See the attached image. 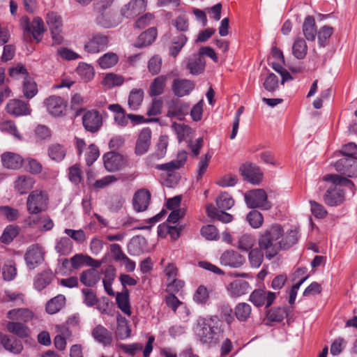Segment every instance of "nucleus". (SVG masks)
Here are the masks:
<instances>
[{
    "label": "nucleus",
    "instance_id": "60",
    "mask_svg": "<svg viewBox=\"0 0 357 357\" xmlns=\"http://www.w3.org/2000/svg\"><path fill=\"white\" fill-rule=\"evenodd\" d=\"M18 233L19 229L17 227L9 225L4 229L1 236V241L4 243H9L17 236Z\"/></svg>",
    "mask_w": 357,
    "mask_h": 357
},
{
    "label": "nucleus",
    "instance_id": "63",
    "mask_svg": "<svg viewBox=\"0 0 357 357\" xmlns=\"http://www.w3.org/2000/svg\"><path fill=\"white\" fill-rule=\"evenodd\" d=\"M263 216L256 210L250 211L247 215V220L253 228H259L263 223Z\"/></svg>",
    "mask_w": 357,
    "mask_h": 357
},
{
    "label": "nucleus",
    "instance_id": "37",
    "mask_svg": "<svg viewBox=\"0 0 357 357\" xmlns=\"http://www.w3.org/2000/svg\"><path fill=\"white\" fill-rule=\"evenodd\" d=\"M100 280L98 271L95 268H90L80 274L81 282L86 287L94 286Z\"/></svg>",
    "mask_w": 357,
    "mask_h": 357
},
{
    "label": "nucleus",
    "instance_id": "13",
    "mask_svg": "<svg viewBox=\"0 0 357 357\" xmlns=\"http://www.w3.org/2000/svg\"><path fill=\"white\" fill-rule=\"evenodd\" d=\"M275 298V293L260 289H255L250 296V301L257 307L266 305L268 307L271 305Z\"/></svg>",
    "mask_w": 357,
    "mask_h": 357
},
{
    "label": "nucleus",
    "instance_id": "35",
    "mask_svg": "<svg viewBox=\"0 0 357 357\" xmlns=\"http://www.w3.org/2000/svg\"><path fill=\"white\" fill-rule=\"evenodd\" d=\"M53 273L50 270H45L36 275L34 278V287L38 291H42L53 279Z\"/></svg>",
    "mask_w": 357,
    "mask_h": 357
},
{
    "label": "nucleus",
    "instance_id": "51",
    "mask_svg": "<svg viewBox=\"0 0 357 357\" xmlns=\"http://www.w3.org/2000/svg\"><path fill=\"white\" fill-rule=\"evenodd\" d=\"M130 333L131 330L126 319L125 318L118 319V324L116 331V336L121 340H124L130 336Z\"/></svg>",
    "mask_w": 357,
    "mask_h": 357
},
{
    "label": "nucleus",
    "instance_id": "24",
    "mask_svg": "<svg viewBox=\"0 0 357 357\" xmlns=\"http://www.w3.org/2000/svg\"><path fill=\"white\" fill-rule=\"evenodd\" d=\"M227 289L231 297L237 298L248 292L250 284L245 280H235L227 285Z\"/></svg>",
    "mask_w": 357,
    "mask_h": 357
},
{
    "label": "nucleus",
    "instance_id": "10",
    "mask_svg": "<svg viewBox=\"0 0 357 357\" xmlns=\"http://www.w3.org/2000/svg\"><path fill=\"white\" fill-rule=\"evenodd\" d=\"M334 167L347 177L357 176V162L354 158H342L334 164Z\"/></svg>",
    "mask_w": 357,
    "mask_h": 357
},
{
    "label": "nucleus",
    "instance_id": "38",
    "mask_svg": "<svg viewBox=\"0 0 357 357\" xmlns=\"http://www.w3.org/2000/svg\"><path fill=\"white\" fill-rule=\"evenodd\" d=\"M65 303L66 297L62 294H59L47 303L46 311L50 314H55L64 306Z\"/></svg>",
    "mask_w": 357,
    "mask_h": 357
},
{
    "label": "nucleus",
    "instance_id": "16",
    "mask_svg": "<svg viewBox=\"0 0 357 357\" xmlns=\"http://www.w3.org/2000/svg\"><path fill=\"white\" fill-rule=\"evenodd\" d=\"M241 175L252 184H259L263 174L259 168L252 163H246L240 167Z\"/></svg>",
    "mask_w": 357,
    "mask_h": 357
},
{
    "label": "nucleus",
    "instance_id": "50",
    "mask_svg": "<svg viewBox=\"0 0 357 357\" xmlns=\"http://www.w3.org/2000/svg\"><path fill=\"white\" fill-rule=\"evenodd\" d=\"M73 249V243L68 237L61 238L56 243L55 250L60 255H68L71 252Z\"/></svg>",
    "mask_w": 357,
    "mask_h": 357
},
{
    "label": "nucleus",
    "instance_id": "46",
    "mask_svg": "<svg viewBox=\"0 0 357 357\" xmlns=\"http://www.w3.org/2000/svg\"><path fill=\"white\" fill-rule=\"evenodd\" d=\"M263 250L261 248H254L252 249L248 255V260L250 266L252 268H259L263 262L264 260V253Z\"/></svg>",
    "mask_w": 357,
    "mask_h": 357
},
{
    "label": "nucleus",
    "instance_id": "49",
    "mask_svg": "<svg viewBox=\"0 0 357 357\" xmlns=\"http://www.w3.org/2000/svg\"><path fill=\"white\" fill-rule=\"evenodd\" d=\"M46 22L50 31L62 30V19L57 13H49L47 15Z\"/></svg>",
    "mask_w": 357,
    "mask_h": 357
},
{
    "label": "nucleus",
    "instance_id": "1",
    "mask_svg": "<svg viewBox=\"0 0 357 357\" xmlns=\"http://www.w3.org/2000/svg\"><path fill=\"white\" fill-rule=\"evenodd\" d=\"M298 241L296 230H290L284 234L281 225L274 224L268 227L259 236L258 244L265 252L266 257L271 259L275 257L280 250H287Z\"/></svg>",
    "mask_w": 357,
    "mask_h": 357
},
{
    "label": "nucleus",
    "instance_id": "29",
    "mask_svg": "<svg viewBox=\"0 0 357 357\" xmlns=\"http://www.w3.org/2000/svg\"><path fill=\"white\" fill-rule=\"evenodd\" d=\"M33 317V312L26 308L13 309L7 312V318L13 321L28 322Z\"/></svg>",
    "mask_w": 357,
    "mask_h": 357
},
{
    "label": "nucleus",
    "instance_id": "14",
    "mask_svg": "<svg viewBox=\"0 0 357 357\" xmlns=\"http://www.w3.org/2000/svg\"><path fill=\"white\" fill-rule=\"evenodd\" d=\"M189 110L190 105L188 103L178 99L172 100L168 105L167 116L182 120L188 114Z\"/></svg>",
    "mask_w": 357,
    "mask_h": 357
},
{
    "label": "nucleus",
    "instance_id": "57",
    "mask_svg": "<svg viewBox=\"0 0 357 357\" xmlns=\"http://www.w3.org/2000/svg\"><path fill=\"white\" fill-rule=\"evenodd\" d=\"M0 214L10 222L15 221L20 217L19 211L9 206H0Z\"/></svg>",
    "mask_w": 357,
    "mask_h": 357
},
{
    "label": "nucleus",
    "instance_id": "56",
    "mask_svg": "<svg viewBox=\"0 0 357 357\" xmlns=\"http://www.w3.org/2000/svg\"><path fill=\"white\" fill-rule=\"evenodd\" d=\"M255 241V238L252 235L244 234L239 237L237 247L238 249L247 252L252 248Z\"/></svg>",
    "mask_w": 357,
    "mask_h": 357
},
{
    "label": "nucleus",
    "instance_id": "20",
    "mask_svg": "<svg viewBox=\"0 0 357 357\" xmlns=\"http://www.w3.org/2000/svg\"><path fill=\"white\" fill-rule=\"evenodd\" d=\"M6 111L8 114L15 116L28 115L31 113L28 104L17 99H12L8 101L6 105Z\"/></svg>",
    "mask_w": 357,
    "mask_h": 357
},
{
    "label": "nucleus",
    "instance_id": "64",
    "mask_svg": "<svg viewBox=\"0 0 357 357\" xmlns=\"http://www.w3.org/2000/svg\"><path fill=\"white\" fill-rule=\"evenodd\" d=\"M162 59L158 55L152 56L149 61L148 68L152 75H157L160 72Z\"/></svg>",
    "mask_w": 357,
    "mask_h": 357
},
{
    "label": "nucleus",
    "instance_id": "22",
    "mask_svg": "<svg viewBox=\"0 0 357 357\" xmlns=\"http://www.w3.org/2000/svg\"><path fill=\"white\" fill-rule=\"evenodd\" d=\"M188 41V37L183 33L172 34L169 45V54L173 57H176Z\"/></svg>",
    "mask_w": 357,
    "mask_h": 357
},
{
    "label": "nucleus",
    "instance_id": "42",
    "mask_svg": "<svg viewBox=\"0 0 357 357\" xmlns=\"http://www.w3.org/2000/svg\"><path fill=\"white\" fill-rule=\"evenodd\" d=\"M45 31L43 21L40 17H35L31 24L30 31L33 38L38 43L40 41V36Z\"/></svg>",
    "mask_w": 357,
    "mask_h": 357
},
{
    "label": "nucleus",
    "instance_id": "48",
    "mask_svg": "<svg viewBox=\"0 0 357 357\" xmlns=\"http://www.w3.org/2000/svg\"><path fill=\"white\" fill-rule=\"evenodd\" d=\"M251 306L246 303H238L235 307V314L240 321H245L250 317Z\"/></svg>",
    "mask_w": 357,
    "mask_h": 357
},
{
    "label": "nucleus",
    "instance_id": "3",
    "mask_svg": "<svg viewBox=\"0 0 357 357\" xmlns=\"http://www.w3.org/2000/svg\"><path fill=\"white\" fill-rule=\"evenodd\" d=\"M196 332L199 340L204 344H217L223 337L221 321L216 316L199 318Z\"/></svg>",
    "mask_w": 357,
    "mask_h": 357
},
{
    "label": "nucleus",
    "instance_id": "30",
    "mask_svg": "<svg viewBox=\"0 0 357 357\" xmlns=\"http://www.w3.org/2000/svg\"><path fill=\"white\" fill-rule=\"evenodd\" d=\"M205 60L202 55L194 54L189 59L187 64V68L192 75H199L202 73L205 68Z\"/></svg>",
    "mask_w": 357,
    "mask_h": 357
},
{
    "label": "nucleus",
    "instance_id": "32",
    "mask_svg": "<svg viewBox=\"0 0 357 357\" xmlns=\"http://www.w3.org/2000/svg\"><path fill=\"white\" fill-rule=\"evenodd\" d=\"M157 37V29L151 27L146 31L142 33L137 38L135 46L137 47H144L152 44Z\"/></svg>",
    "mask_w": 357,
    "mask_h": 357
},
{
    "label": "nucleus",
    "instance_id": "45",
    "mask_svg": "<svg viewBox=\"0 0 357 357\" xmlns=\"http://www.w3.org/2000/svg\"><path fill=\"white\" fill-rule=\"evenodd\" d=\"M17 275L15 263L13 260H7L2 268V276L5 280L11 281Z\"/></svg>",
    "mask_w": 357,
    "mask_h": 357
},
{
    "label": "nucleus",
    "instance_id": "7",
    "mask_svg": "<svg viewBox=\"0 0 357 357\" xmlns=\"http://www.w3.org/2000/svg\"><path fill=\"white\" fill-rule=\"evenodd\" d=\"M45 251L38 244H33L27 249L24 259L27 266L33 269L44 261Z\"/></svg>",
    "mask_w": 357,
    "mask_h": 357
},
{
    "label": "nucleus",
    "instance_id": "15",
    "mask_svg": "<svg viewBox=\"0 0 357 357\" xmlns=\"http://www.w3.org/2000/svg\"><path fill=\"white\" fill-rule=\"evenodd\" d=\"M147 0H131L121 10V15L127 18H132L146 10Z\"/></svg>",
    "mask_w": 357,
    "mask_h": 357
},
{
    "label": "nucleus",
    "instance_id": "59",
    "mask_svg": "<svg viewBox=\"0 0 357 357\" xmlns=\"http://www.w3.org/2000/svg\"><path fill=\"white\" fill-rule=\"evenodd\" d=\"M263 86L268 92H274L279 88V79L277 75L271 73L266 77Z\"/></svg>",
    "mask_w": 357,
    "mask_h": 357
},
{
    "label": "nucleus",
    "instance_id": "55",
    "mask_svg": "<svg viewBox=\"0 0 357 357\" xmlns=\"http://www.w3.org/2000/svg\"><path fill=\"white\" fill-rule=\"evenodd\" d=\"M77 71L81 78L86 82L91 81L94 77L93 68L86 63L79 65L77 68Z\"/></svg>",
    "mask_w": 357,
    "mask_h": 357
},
{
    "label": "nucleus",
    "instance_id": "39",
    "mask_svg": "<svg viewBox=\"0 0 357 357\" xmlns=\"http://www.w3.org/2000/svg\"><path fill=\"white\" fill-rule=\"evenodd\" d=\"M167 77L160 75L155 77L151 84L149 88V95L151 96H157L162 94L164 91Z\"/></svg>",
    "mask_w": 357,
    "mask_h": 357
},
{
    "label": "nucleus",
    "instance_id": "12",
    "mask_svg": "<svg viewBox=\"0 0 357 357\" xmlns=\"http://www.w3.org/2000/svg\"><path fill=\"white\" fill-rule=\"evenodd\" d=\"M220 264L225 266L239 268L245 261V257L233 250H225L220 256Z\"/></svg>",
    "mask_w": 357,
    "mask_h": 357
},
{
    "label": "nucleus",
    "instance_id": "44",
    "mask_svg": "<svg viewBox=\"0 0 357 357\" xmlns=\"http://www.w3.org/2000/svg\"><path fill=\"white\" fill-rule=\"evenodd\" d=\"M333 33V28L325 25L317 31L318 42L321 47H326L329 43V39Z\"/></svg>",
    "mask_w": 357,
    "mask_h": 357
},
{
    "label": "nucleus",
    "instance_id": "43",
    "mask_svg": "<svg viewBox=\"0 0 357 357\" xmlns=\"http://www.w3.org/2000/svg\"><path fill=\"white\" fill-rule=\"evenodd\" d=\"M119 61V56L114 52H108L99 58L98 62L101 68L107 69L114 66Z\"/></svg>",
    "mask_w": 357,
    "mask_h": 357
},
{
    "label": "nucleus",
    "instance_id": "5",
    "mask_svg": "<svg viewBox=\"0 0 357 357\" xmlns=\"http://www.w3.org/2000/svg\"><path fill=\"white\" fill-rule=\"evenodd\" d=\"M244 197L247 206L250 208H260L268 210L271 207V203L267 199L266 192L263 189L248 191Z\"/></svg>",
    "mask_w": 357,
    "mask_h": 357
},
{
    "label": "nucleus",
    "instance_id": "27",
    "mask_svg": "<svg viewBox=\"0 0 357 357\" xmlns=\"http://www.w3.org/2000/svg\"><path fill=\"white\" fill-rule=\"evenodd\" d=\"M302 31L305 39L310 42L314 41L317 34L315 19L313 16H307L302 25Z\"/></svg>",
    "mask_w": 357,
    "mask_h": 357
},
{
    "label": "nucleus",
    "instance_id": "33",
    "mask_svg": "<svg viewBox=\"0 0 357 357\" xmlns=\"http://www.w3.org/2000/svg\"><path fill=\"white\" fill-rule=\"evenodd\" d=\"M144 96V91L141 89H133L130 91L128 99V105L130 110L137 111L139 109Z\"/></svg>",
    "mask_w": 357,
    "mask_h": 357
},
{
    "label": "nucleus",
    "instance_id": "61",
    "mask_svg": "<svg viewBox=\"0 0 357 357\" xmlns=\"http://www.w3.org/2000/svg\"><path fill=\"white\" fill-rule=\"evenodd\" d=\"M208 298L209 292L203 285H200L193 295V300L199 304H206Z\"/></svg>",
    "mask_w": 357,
    "mask_h": 357
},
{
    "label": "nucleus",
    "instance_id": "36",
    "mask_svg": "<svg viewBox=\"0 0 357 357\" xmlns=\"http://www.w3.org/2000/svg\"><path fill=\"white\" fill-rule=\"evenodd\" d=\"M116 301L119 308L126 314L130 316L131 314L130 305L129 302V291L127 288L122 290L121 292L117 293Z\"/></svg>",
    "mask_w": 357,
    "mask_h": 357
},
{
    "label": "nucleus",
    "instance_id": "52",
    "mask_svg": "<svg viewBox=\"0 0 357 357\" xmlns=\"http://www.w3.org/2000/svg\"><path fill=\"white\" fill-rule=\"evenodd\" d=\"M216 204L221 210H229L234 204L232 197L227 192L221 193L216 199Z\"/></svg>",
    "mask_w": 357,
    "mask_h": 357
},
{
    "label": "nucleus",
    "instance_id": "53",
    "mask_svg": "<svg viewBox=\"0 0 357 357\" xmlns=\"http://www.w3.org/2000/svg\"><path fill=\"white\" fill-rule=\"evenodd\" d=\"M172 128L177 135L178 142L185 139L192 132L191 128L184 123H174Z\"/></svg>",
    "mask_w": 357,
    "mask_h": 357
},
{
    "label": "nucleus",
    "instance_id": "62",
    "mask_svg": "<svg viewBox=\"0 0 357 357\" xmlns=\"http://www.w3.org/2000/svg\"><path fill=\"white\" fill-rule=\"evenodd\" d=\"M340 153L343 158H354L356 161L357 145L355 143L349 142L342 146Z\"/></svg>",
    "mask_w": 357,
    "mask_h": 357
},
{
    "label": "nucleus",
    "instance_id": "2",
    "mask_svg": "<svg viewBox=\"0 0 357 357\" xmlns=\"http://www.w3.org/2000/svg\"><path fill=\"white\" fill-rule=\"evenodd\" d=\"M322 179L324 181L331 183L323 196L324 203L329 206H337L344 202V192L341 188L342 186H349L351 189L354 188V184L351 180L338 174H326Z\"/></svg>",
    "mask_w": 357,
    "mask_h": 357
},
{
    "label": "nucleus",
    "instance_id": "17",
    "mask_svg": "<svg viewBox=\"0 0 357 357\" xmlns=\"http://www.w3.org/2000/svg\"><path fill=\"white\" fill-rule=\"evenodd\" d=\"M36 183L34 178L28 175H20L13 182L14 190L19 195L26 194Z\"/></svg>",
    "mask_w": 357,
    "mask_h": 357
},
{
    "label": "nucleus",
    "instance_id": "26",
    "mask_svg": "<svg viewBox=\"0 0 357 357\" xmlns=\"http://www.w3.org/2000/svg\"><path fill=\"white\" fill-rule=\"evenodd\" d=\"M1 345H2L5 349L13 354H20L23 349V345L20 340L14 337H10L0 333V346Z\"/></svg>",
    "mask_w": 357,
    "mask_h": 357
},
{
    "label": "nucleus",
    "instance_id": "8",
    "mask_svg": "<svg viewBox=\"0 0 357 357\" xmlns=\"http://www.w3.org/2000/svg\"><path fill=\"white\" fill-rule=\"evenodd\" d=\"M82 124L86 130L96 132L102 125V115L96 109L89 110L82 116Z\"/></svg>",
    "mask_w": 357,
    "mask_h": 357
},
{
    "label": "nucleus",
    "instance_id": "31",
    "mask_svg": "<svg viewBox=\"0 0 357 357\" xmlns=\"http://www.w3.org/2000/svg\"><path fill=\"white\" fill-rule=\"evenodd\" d=\"M187 159V153L183 151L178 154L177 158L169 162L156 165L155 169L167 172H172L182 167Z\"/></svg>",
    "mask_w": 357,
    "mask_h": 357
},
{
    "label": "nucleus",
    "instance_id": "6",
    "mask_svg": "<svg viewBox=\"0 0 357 357\" xmlns=\"http://www.w3.org/2000/svg\"><path fill=\"white\" fill-rule=\"evenodd\" d=\"M104 166L108 172H116L128 165V160L115 152H108L103 156Z\"/></svg>",
    "mask_w": 357,
    "mask_h": 357
},
{
    "label": "nucleus",
    "instance_id": "54",
    "mask_svg": "<svg viewBox=\"0 0 357 357\" xmlns=\"http://www.w3.org/2000/svg\"><path fill=\"white\" fill-rule=\"evenodd\" d=\"M68 178L76 185L81 183L83 181V175L79 165L75 164L68 169Z\"/></svg>",
    "mask_w": 357,
    "mask_h": 357
},
{
    "label": "nucleus",
    "instance_id": "18",
    "mask_svg": "<svg viewBox=\"0 0 357 357\" xmlns=\"http://www.w3.org/2000/svg\"><path fill=\"white\" fill-rule=\"evenodd\" d=\"M151 131L149 128L142 130L136 142L135 153L137 155L146 153L151 145Z\"/></svg>",
    "mask_w": 357,
    "mask_h": 357
},
{
    "label": "nucleus",
    "instance_id": "9",
    "mask_svg": "<svg viewBox=\"0 0 357 357\" xmlns=\"http://www.w3.org/2000/svg\"><path fill=\"white\" fill-rule=\"evenodd\" d=\"M44 105L48 112L54 116L63 115L66 109V102L60 96H52L46 98Z\"/></svg>",
    "mask_w": 357,
    "mask_h": 357
},
{
    "label": "nucleus",
    "instance_id": "40",
    "mask_svg": "<svg viewBox=\"0 0 357 357\" xmlns=\"http://www.w3.org/2000/svg\"><path fill=\"white\" fill-rule=\"evenodd\" d=\"M307 52V45L305 40L302 38H297L293 44L292 53L298 59H303Z\"/></svg>",
    "mask_w": 357,
    "mask_h": 357
},
{
    "label": "nucleus",
    "instance_id": "28",
    "mask_svg": "<svg viewBox=\"0 0 357 357\" xmlns=\"http://www.w3.org/2000/svg\"><path fill=\"white\" fill-rule=\"evenodd\" d=\"M47 154L52 160L60 162L66 158L67 149L63 144L54 143L48 146Z\"/></svg>",
    "mask_w": 357,
    "mask_h": 357
},
{
    "label": "nucleus",
    "instance_id": "23",
    "mask_svg": "<svg viewBox=\"0 0 357 357\" xmlns=\"http://www.w3.org/2000/svg\"><path fill=\"white\" fill-rule=\"evenodd\" d=\"M195 88L193 82L185 79H176L172 84V91L178 97L188 95Z\"/></svg>",
    "mask_w": 357,
    "mask_h": 357
},
{
    "label": "nucleus",
    "instance_id": "34",
    "mask_svg": "<svg viewBox=\"0 0 357 357\" xmlns=\"http://www.w3.org/2000/svg\"><path fill=\"white\" fill-rule=\"evenodd\" d=\"M6 328L9 333L22 338L27 337L30 335V329L19 321H8L6 324Z\"/></svg>",
    "mask_w": 357,
    "mask_h": 357
},
{
    "label": "nucleus",
    "instance_id": "58",
    "mask_svg": "<svg viewBox=\"0 0 357 357\" xmlns=\"http://www.w3.org/2000/svg\"><path fill=\"white\" fill-rule=\"evenodd\" d=\"M37 86L36 82L30 77H25L23 84V93L27 98H33L37 93Z\"/></svg>",
    "mask_w": 357,
    "mask_h": 357
},
{
    "label": "nucleus",
    "instance_id": "19",
    "mask_svg": "<svg viewBox=\"0 0 357 357\" xmlns=\"http://www.w3.org/2000/svg\"><path fill=\"white\" fill-rule=\"evenodd\" d=\"M91 335L96 342L104 347H109L112 344V333L100 324L92 330Z\"/></svg>",
    "mask_w": 357,
    "mask_h": 357
},
{
    "label": "nucleus",
    "instance_id": "25",
    "mask_svg": "<svg viewBox=\"0 0 357 357\" xmlns=\"http://www.w3.org/2000/svg\"><path fill=\"white\" fill-rule=\"evenodd\" d=\"M1 158L3 166L10 169H18L24 163L21 155L13 152H5Z\"/></svg>",
    "mask_w": 357,
    "mask_h": 357
},
{
    "label": "nucleus",
    "instance_id": "4",
    "mask_svg": "<svg viewBox=\"0 0 357 357\" xmlns=\"http://www.w3.org/2000/svg\"><path fill=\"white\" fill-rule=\"evenodd\" d=\"M50 197L45 190H32L26 198V206L30 214H38L47 210Z\"/></svg>",
    "mask_w": 357,
    "mask_h": 357
},
{
    "label": "nucleus",
    "instance_id": "11",
    "mask_svg": "<svg viewBox=\"0 0 357 357\" xmlns=\"http://www.w3.org/2000/svg\"><path fill=\"white\" fill-rule=\"evenodd\" d=\"M109 44V38L107 36L96 33L93 34L89 40L84 45V49L89 53H98L103 51Z\"/></svg>",
    "mask_w": 357,
    "mask_h": 357
},
{
    "label": "nucleus",
    "instance_id": "41",
    "mask_svg": "<svg viewBox=\"0 0 357 357\" xmlns=\"http://www.w3.org/2000/svg\"><path fill=\"white\" fill-rule=\"evenodd\" d=\"M124 77L120 75H117L113 73L106 74L102 84L107 89H112L114 86H119L123 84Z\"/></svg>",
    "mask_w": 357,
    "mask_h": 357
},
{
    "label": "nucleus",
    "instance_id": "21",
    "mask_svg": "<svg viewBox=\"0 0 357 357\" xmlns=\"http://www.w3.org/2000/svg\"><path fill=\"white\" fill-rule=\"evenodd\" d=\"M151 200L150 192L145 189L137 190L133 197V206L137 212L144 211L147 209Z\"/></svg>",
    "mask_w": 357,
    "mask_h": 357
},
{
    "label": "nucleus",
    "instance_id": "47",
    "mask_svg": "<svg viewBox=\"0 0 357 357\" xmlns=\"http://www.w3.org/2000/svg\"><path fill=\"white\" fill-rule=\"evenodd\" d=\"M287 316L284 307H276L271 309L266 314V319L271 322H281Z\"/></svg>",
    "mask_w": 357,
    "mask_h": 357
}]
</instances>
